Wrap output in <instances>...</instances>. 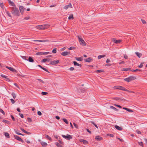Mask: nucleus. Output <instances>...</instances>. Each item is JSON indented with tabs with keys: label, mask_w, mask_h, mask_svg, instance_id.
<instances>
[{
	"label": "nucleus",
	"mask_w": 147,
	"mask_h": 147,
	"mask_svg": "<svg viewBox=\"0 0 147 147\" xmlns=\"http://www.w3.org/2000/svg\"><path fill=\"white\" fill-rule=\"evenodd\" d=\"M84 61L86 62H90L93 61V59L91 57H89L86 59H85Z\"/></svg>",
	"instance_id": "1a4fd4ad"
},
{
	"label": "nucleus",
	"mask_w": 147,
	"mask_h": 147,
	"mask_svg": "<svg viewBox=\"0 0 147 147\" xmlns=\"http://www.w3.org/2000/svg\"><path fill=\"white\" fill-rule=\"evenodd\" d=\"M114 99L117 100H120V97H115L114 98Z\"/></svg>",
	"instance_id": "4d7b16f0"
},
{
	"label": "nucleus",
	"mask_w": 147,
	"mask_h": 147,
	"mask_svg": "<svg viewBox=\"0 0 147 147\" xmlns=\"http://www.w3.org/2000/svg\"><path fill=\"white\" fill-rule=\"evenodd\" d=\"M19 9L20 13L22 14L25 9L24 7L22 6H20Z\"/></svg>",
	"instance_id": "9d476101"
},
{
	"label": "nucleus",
	"mask_w": 147,
	"mask_h": 147,
	"mask_svg": "<svg viewBox=\"0 0 147 147\" xmlns=\"http://www.w3.org/2000/svg\"><path fill=\"white\" fill-rule=\"evenodd\" d=\"M46 138H47L50 141H52V139L51 138L49 137L48 135H46Z\"/></svg>",
	"instance_id": "c9c22d12"
},
{
	"label": "nucleus",
	"mask_w": 147,
	"mask_h": 147,
	"mask_svg": "<svg viewBox=\"0 0 147 147\" xmlns=\"http://www.w3.org/2000/svg\"><path fill=\"white\" fill-rule=\"evenodd\" d=\"M1 76L2 77L5 79V80L7 81H10V80L9 78H7V76L3 75H1Z\"/></svg>",
	"instance_id": "ddd939ff"
},
{
	"label": "nucleus",
	"mask_w": 147,
	"mask_h": 147,
	"mask_svg": "<svg viewBox=\"0 0 147 147\" xmlns=\"http://www.w3.org/2000/svg\"><path fill=\"white\" fill-rule=\"evenodd\" d=\"M63 121L66 124H68V122L67 121V120L66 119H65L63 118Z\"/></svg>",
	"instance_id": "58836bf2"
},
{
	"label": "nucleus",
	"mask_w": 147,
	"mask_h": 147,
	"mask_svg": "<svg viewBox=\"0 0 147 147\" xmlns=\"http://www.w3.org/2000/svg\"><path fill=\"white\" fill-rule=\"evenodd\" d=\"M72 5L71 3H69L68 5L64 7V8L65 9H67L69 7L72 8Z\"/></svg>",
	"instance_id": "4468645a"
},
{
	"label": "nucleus",
	"mask_w": 147,
	"mask_h": 147,
	"mask_svg": "<svg viewBox=\"0 0 147 147\" xmlns=\"http://www.w3.org/2000/svg\"><path fill=\"white\" fill-rule=\"evenodd\" d=\"M112 40L116 44L119 43L121 42V40H116L114 38H113L112 39Z\"/></svg>",
	"instance_id": "9b49d317"
},
{
	"label": "nucleus",
	"mask_w": 147,
	"mask_h": 147,
	"mask_svg": "<svg viewBox=\"0 0 147 147\" xmlns=\"http://www.w3.org/2000/svg\"><path fill=\"white\" fill-rule=\"evenodd\" d=\"M73 15V14H71L68 17L69 20L73 19H74Z\"/></svg>",
	"instance_id": "7c9ffc66"
},
{
	"label": "nucleus",
	"mask_w": 147,
	"mask_h": 147,
	"mask_svg": "<svg viewBox=\"0 0 147 147\" xmlns=\"http://www.w3.org/2000/svg\"><path fill=\"white\" fill-rule=\"evenodd\" d=\"M47 61V59H43L41 61V62H43V63H45Z\"/></svg>",
	"instance_id": "603ef678"
},
{
	"label": "nucleus",
	"mask_w": 147,
	"mask_h": 147,
	"mask_svg": "<svg viewBox=\"0 0 147 147\" xmlns=\"http://www.w3.org/2000/svg\"><path fill=\"white\" fill-rule=\"evenodd\" d=\"M115 128L116 129H117L119 130V131H121L123 129L122 127H121L117 125H115Z\"/></svg>",
	"instance_id": "aec40b11"
},
{
	"label": "nucleus",
	"mask_w": 147,
	"mask_h": 147,
	"mask_svg": "<svg viewBox=\"0 0 147 147\" xmlns=\"http://www.w3.org/2000/svg\"><path fill=\"white\" fill-rule=\"evenodd\" d=\"M73 62L74 65L78 66L80 67H81V66H82L81 65L78 63H77V62L75 61H74Z\"/></svg>",
	"instance_id": "4be33fe9"
},
{
	"label": "nucleus",
	"mask_w": 147,
	"mask_h": 147,
	"mask_svg": "<svg viewBox=\"0 0 147 147\" xmlns=\"http://www.w3.org/2000/svg\"><path fill=\"white\" fill-rule=\"evenodd\" d=\"M75 48H76L75 47H69V48H68V49H69V50H71L72 49H75Z\"/></svg>",
	"instance_id": "0e129e2a"
},
{
	"label": "nucleus",
	"mask_w": 147,
	"mask_h": 147,
	"mask_svg": "<svg viewBox=\"0 0 147 147\" xmlns=\"http://www.w3.org/2000/svg\"><path fill=\"white\" fill-rule=\"evenodd\" d=\"M48 94V93L47 92H42L41 93V94H42V95H47V94Z\"/></svg>",
	"instance_id": "49530a36"
},
{
	"label": "nucleus",
	"mask_w": 147,
	"mask_h": 147,
	"mask_svg": "<svg viewBox=\"0 0 147 147\" xmlns=\"http://www.w3.org/2000/svg\"><path fill=\"white\" fill-rule=\"evenodd\" d=\"M59 62V60H54L53 61H51L50 63V64L52 65H55L57 64Z\"/></svg>",
	"instance_id": "6e6552de"
},
{
	"label": "nucleus",
	"mask_w": 147,
	"mask_h": 147,
	"mask_svg": "<svg viewBox=\"0 0 147 147\" xmlns=\"http://www.w3.org/2000/svg\"><path fill=\"white\" fill-rule=\"evenodd\" d=\"M40 144L43 147H46L47 145V143L43 142H41Z\"/></svg>",
	"instance_id": "412c9836"
},
{
	"label": "nucleus",
	"mask_w": 147,
	"mask_h": 147,
	"mask_svg": "<svg viewBox=\"0 0 147 147\" xmlns=\"http://www.w3.org/2000/svg\"><path fill=\"white\" fill-rule=\"evenodd\" d=\"M27 119L28 122H31L32 121L30 117L28 118Z\"/></svg>",
	"instance_id": "3c124183"
},
{
	"label": "nucleus",
	"mask_w": 147,
	"mask_h": 147,
	"mask_svg": "<svg viewBox=\"0 0 147 147\" xmlns=\"http://www.w3.org/2000/svg\"><path fill=\"white\" fill-rule=\"evenodd\" d=\"M95 139L97 141H101L102 140L103 138L102 137L98 136L96 137Z\"/></svg>",
	"instance_id": "2eb2a0df"
},
{
	"label": "nucleus",
	"mask_w": 147,
	"mask_h": 147,
	"mask_svg": "<svg viewBox=\"0 0 147 147\" xmlns=\"http://www.w3.org/2000/svg\"><path fill=\"white\" fill-rule=\"evenodd\" d=\"M11 117L12 120L13 121H16L15 118H14V117H13V116L12 115H11Z\"/></svg>",
	"instance_id": "864d4df0"
},
{
	"label": "nucleus",
	"mask_w": 147,
	"mask_h": 147,
	"mask_svg": "<svg viewBox=\"0 0 147 147\" xmlns=\"http://www.w3.org/2000/svg\"><path fill=\"white\" fill-rule=\"evenodd\" d=\"M0 112H1L3 115H5V112L3 111L1 109H0Z\"/></svg>",
	"instance_id": "09e8293b"
},
{
	"label": "nucleus",
	"mask_w": 147,
	"mask_h": 147,
	"mask_svg": "<svg viewBox=\"0 0 147 147\" xmlns=\"http://www.w3.org/2000/svg\"><path fill=\"white\" fill-rule=\"evenodd\" d=\"M141 21L143 24H145L146 23V21L142 19Z\"/></svg>",
	"instance_id": "774afa93"
},
{
	"label": "nucleus",
	"mask_w": 147,
	"mask_h": 147,
	"mask_svg": "<svg viewBox=\"0 0 147 147\" xmlns=\"http://www.w3.org/2000/svg\"><path fill=\"white\" fill-rule=\"evenodd\" d=\"M5 67H6L8 69L10 70L11 71H13L14 72V71H16V70L15 69H13V68H12V67H8V66H6Z\"/></svg>",
	"instance_id": "f3484780"
},
{
	"label": "nucleus",
	"mask_w": 147,
	"mask_h": 147,
	"mask_svg": "<svg viewBox=\"0 0 147 147\" xmlns=\"http://www.w3.org/2000/svg\"><path fill=\"white\" fill-rule=\"evenodd\" d=\"M61 54L63 56H65L69 54H70V52H68L67 51L63 52L61 53Z\"/></svg>",
	"instance_id": "f8f14e48"
},
{
	"label": "nucleus",
	"mask_w": 147,
	"mask_h": 147,
	"mask_svg": "<svg viewBox=\"0 0 147 147\" xmlns=\"http://www.w3.org/2000/svg\"><path fill=\"white\" fill-rule=\"evenodd\" d=\"M135 53L136 55L138 56V57L140 58L141 56L142 55V54L141 53H140L138 52H136Z\"/></svg>",
	"instance_id": "b1692460"
},
{
	"label": "nucleus",
	"mask_w": 147,
	"mask_h": 147,
	"mask_svg": "<svg viewBox=\"0 0 147 147\" xmlns=\"http://www.w3.org/2000/svg\"><path fill=\"white\" fill-rule=\"evenodd\" d=\"M59 143L63 145V142L62 141V140H58Z\"/></svg>",
	"instance_id": "de8ad7c7"
},
{
	"label": "nucleus",
	"mask_w": 147,
	"mask_h": 147,
	"mask_svg": "<svg viewBox=\"0 0 147 147\" xmlns=\"http://www.w3.org/2000/svg\"><path fill=\"white\" fill-rule=\"evenodd\" d=\"M24 133L25 134H28V135H30L31 134V133L30 132L27 131L26 130Z\"/></svg>",
	"instance_id": "5fc2aeb1"
},
{
	"label": "nucleus",
	"mask_w": 147,
	"mask_h": 147,
	"mask_svg": "<svg viewBox=\"0 0 147 147\" xmlns=\"http://www.w3.org/2000/svg\"><path fill=\"white\" fill-rule=\"evenodd\" d=\"M122 71H132L130 68H123L122 69Z\"/></svg>",
	"instance_id": "393cba45"
},
{
	"label": "nucleus",
	"mask_w": 147,
	"mask_h": 147,
	"mask_svg": "<svg viewBox=\"0 0 147 147\" xmlns=\"http://www.w3.org/2000/svg\"><path fill=\"white\" fill-rule=\"evenodd\" d=\"M3 122L4 123H6L8 124H10L9 122V121L5 119L3 120Z\"/></svg>",
	"instance_id": "72a5a7b5"
},
{
	"label": "nucleus",
	"mask_w": 147,
	"mask_h": 147,
	"mask_svg": "<svg viewBox=\"0 0 147 147\" xmlns=\"http://www.w3.org/2000/svg\"><path fill=\"white\" fill-rule=\"evenodd\" d=\"M36 55H43V52H37L36 53Z\"/></svg>",
	"instance_id": "473e14b6"
},
{
	"label": "nucleus",
	"mask_w": 147,
	"mask_h": 147,
	"mask_svg": "<svg viewBox=\"0 0 147 147\" xmlns=\"http://www.w3.org/2000/svg\"><path fill=\"white\" fill-rule=\"evenodd\" d=\"M105 55H100L98 56V59H101L102 58L104 57H105Z\"/></svg>",
	"instance_id": "a878e982"
},
{
	"label": "nucleus",
	"mask_w": 147,
	"mask_h": 147,
	"mask_svg": "<svg viewBox=\"0 0 147 147\" xmlns=\"http://www.w3.org/2000/svg\"><path fill=\"white\" fill-rule=\"evenodd\" d=\"M19 114L21 118H23L24 117V115L22 114L19 113Z\"/></svg>",
	"instance_id": "052dcab7"
},
{
	"label": "nucleus",
	"mask_w": 147,
	"mask_h": 147,
	"mask_svg": "<svg viewBox=\"0 0 147 147\" xmlns=\"http://www.w3.org/2000/svg\"><path fill=\"white\" fill-rule=\"evenodd\" d=\"M55 144L58 147H62V146L61 145V144H59L58 142H55Z\"/></svg>",
	"instance_id": "c85d7f7f"
},
{
	"label": "nucleus",
	"mask_w": 147,
	"mask_h": 147,
	"mask_svg": "<svg viewBox=\"0 0 147 147\" xmlns=\"http://www.w3.org/2000/svg\"><path fill=\"white\" fill-rule=\"evenodd\" d=\"M114 88L116 89H119L122 90L129 91V90L125 89L124 87L119 86H115L114 87Z\"/></svg>",
	"instance_id": "7ed1b4c3"
},
{
	"label": "nucleus",
	"mask_w": 147,
	"mask_h": 147,
	"mask_svg": "<svg viewBox=\"0 0 147 147\" xmlns=\"http://www.w3.org/2000/svg\"><path fill=\"white\" fill-rule=\"evenodd\" d=\"M21 57L23 59H25L26 60L28 61V57L26 56H21Z\"/></svg>",
	"instance_id": "bb28decb"
},
{
	"label": "nucleus",
	"mask_w": 147,
	"mask_h": 147,
	"mask_svg": "<svg viewBox=\"0 0 147 147\" xmlns=\"http://www.w3.org/2000/svg\"><path fill=\"white\" fill-rule=\"evenodd\" d=\"M110 108L111 109H113V110H114L115 111H117L118 110L115 107H114L112 106H110Z\"/></svg>",
	"instance_id": "cd10ccee"
},
{
	"label": "nucleus",
	"mask_w": 147,
	"mask_h": 147,
	"mask_svg": "<svg viewBox=\"0 0 147 147\" xmlns=\"http://www.w3.org/2000/svg\"><path fill=\"white\" fill-rule=\"evenodd\" d=\"M80 141L81 142H83L84 144H86L88 143V142L87 140L82 139H80Z\"/></svg>",
	"instance_id": "dca6fc26"
},
{
	"label": "nucleus",
	"mask_w": 147,
	"mask_h": 147,
	"mask_svg": "<svg viewBox=\"0 0 147 147\" xmlns=\"http://www.w3.org/2000/svg\"><path fill=\"white\" fill-rule=\"evenodd\" d=\"M8 1L10 5L14 7H16V5L13 2L11 1L10 0H8Z\"/></svg>",
	"instance_id": "a211bd4d"
},
{
	"label": "nucleus",
	"mask_w": 147,
	"mask_h": 147,
	"mask_svg": "<svg viewBox=\"0 0 147 147\" xmlns=\"http://www.w3.org/2000/svg\"><path fill=\"white\" fill-rule=\"evenodd\" d=\"M15 138L18 140L19 141L21 142L22 143H24V142L23 140L20 138L19 136H17V135H14Z\"/></svg>",
	"instance_id": "0eeeda50"
},
{
	"label": "nucleus",
	"mask_w": 147,
	"mask_h": 147,
	"mask_svg": "<svg viewBox=\"0 0 147 147\" xmlns=\"http://www.w3.org/2000/svg\"><path fill=\"white\" fill-rule=\"evenodd\" d=\"M11 95L12 96L13 98L14 99H15L16 97V96L15 93L14 92H12L11 94Z\"/></svg>",
	"instance_id": "e433bc0d"
},
{
	"label": "nucleus",
	"mask_w": 147,
	"mask_h": 147,
	"mask_svg": "<svg viewBox=\"0 0 147 147\" xmlns=\"http://www.w3.org/2000/svg\"><path fill=\"white\" fill-rule=\"evenodd\" d=\"M42 69H43V70L47 72L50 73V72L46 68L42 67Z\"/></svg>",
	"instance_id": "79ce46f5"
},
{
	"label": "nucleus",
	"mask_w": 147,
	"mask_h": 147,
	"mask_svg": "<svg viewBox=\"0 0 147 147\" xmlns=\"http://www.w3.org/2000/svg\"><path fill=\"white\" fill-rule=\"evenodd\" d=\"M104 72V70L103 69H100V70H96V72L97 73H101Z\"/></svg>",
	"instance_id": "f704fd0d"
},
{
	"label": "nucleus",
	"mask_w": 147,
	"mask_h": 147,
	"mask_svg": "<svg viewBox=\"0 0 147 147\" xmlns=\"http://www.w3.org/2000/svg\"><path fill=\"white\" fill-rule=\"evenodd\" d=\"M127 111L129 112H133V111L132 110L128 108L127 109Z\"/></svg>",
	"instance_id": "e2e57ef3"
},
{
	"label": "nucleus",
	"mask_w": 147,
	"mask_h": 147,
	"mask_svg": "<svg viewBox=\"0 0 147 147\" xmlns=\"http://www.w3.org/2000/svg\"><path fill=\"white\" fill-rule=\"evenodd\" d=\"M120 100L121 101H125L126 100L122 97H120Z\"/></svg>",
	"instance_id": "6e6d98bb"
},
{
	"label": "nucleus",
	"mask_w": 147,
	"mask_h": 147,
	"mask_svg": "<svg viewBox=\"0 0 147 147\" xmlns=\"http://www.w3.org/2000/svg\"><path fill=\"white\" fill-rule=\"evenodd\" d=\"M78 37L80 44L82 46H85L86 45V43L82 38H81L79 36H78Z\"/></svg>",
	"instance_id": "20e7f679"
},
{
	"label": "nucleus",
	"mask_w": 147,
	"mask_h": 147,
	"mask_svg": "<svg viewBox=\"0 0 147 147\" xmlns=\"http://www.w3.org/2000/svg\"><path fill=\"white\" fill-rule=\"evenodd\" d=\"M143 63H141L140 65L138 66V67L140 68L142 67L143 65Z\"/></svg>",
	"instance_id": "c03bdc74"
},
{
	"label": "nucleus",
	"mask_w": 147,
	"mask_h": 147,
	"mask_svg": "<svg viewBox=\"0 0 147 147\" xmlns=\"http://www.w3.org/2000/svg\"><path fill=\"white\" fill-rule=\"evenodd\" d=\"M28 61L30 62H34V61L32 57H29Z\"/></svg>",
	"instance_id": "6ab92c4d"
},
{
	"label": "nucleus",
	"mask_w": 147,
	"mask_h": 147,
	"mask_svg": "<svg viewBox=\"0 0 147 147\" xmlns=\"http://www.w3.org/2000/svg\"><path fill=\"white\" fill-rule=\"evenodd\" d=\"M69 69L70 71H73L74 69L73 67H71L69 68Z\"/></svg>",
	"instance_id": "338daca9"
},
{
	"label": "nucleus",
	"mask_w": 147,
	"mask_h": 147,
	"mask_svg": "<svg viewBox=\"0 0 147 147\" xmlns=\"http://www.w3.org/2000/svg\"><path fill=\"white\" fill-rule=\"evenodd\" d=\"M76 59L78 61H82V57H76Z\"/></svg>",
	"instance_id": "c756f323"
},
{
	"label": "nucleus",
	"mask_w": 147,
	"mask_h": 147,
	"mask_svg": "<svg viewBox=\"0 0 147 147\" xmlns=\"http://www.w3.org/2000/svg\"><path fill=\"white\" fill-rule=\"evenodd\" d=\"M5 136L7 138H10V136L9 134L7 132H5Z\"/></svg>",
	"instance_id": "2f4dec72"
},
{
	"label": "nucleus",
	"mask_w": 147,
	"mask_h": 147,
	"mask_svg": "<svg viewBox=\"0 0 147 147\" xmlns=\"http://www.w3.org/2000/svg\"><path fill=\"white\" fill-rule=\"evenodd\" d=\"M48 26L47 25H43L37 26H36V28L39 29H44L47 28Z\"/></svg>",
	"instance_id": "39448f33"
},
{
	"label": "nucleus",
	"mask_w": 147,
	"mask_h": 147,
	"mask_svg": "<svg viewBox=\"0 0 147 147\" xmlns=\"http://www.w3.org/2000/svg\"><path fill=\"white\" fill-rule=\"evenodd\" d=\"M37 80L39 81L40 82L42 83H45V82L42 80L39 79H37Z\"/></svg>",
	"instance_id": "8fccbe9b"
},
{
	"label": "nucleus",
	"mask_w": 147,
	"mask_h": 147,
	"mask_svg": "<svg viewBox=\"0 0 147 147\" xmlns=\"http://www.w3.org/2000/svg\"><path fill=\"white\" fill-rule=\"evenodd\" d=\"M136 78L134 76H129V77L125 78L124 80L127 81L128 82H129L131 81L134 80L136 79Z\"/></svg>",
	"instance_id": "f03ea898"
},
{
	"label": "nucleus",
	"mask_w": 147,
	"mask_h": 147,
	"mask_svg": "<svg viewBox=\"0 0 147 147\" xmlns=\"http://www.w3.org/2000/svg\"><path fill=\"white\" fill-rule=\"evenodd\" d=\"M139 144L142 147L143 146L144 144L142 142H138Z\"/></svg>",
	"instance_id": "ea45409f"
},
{
	"label": "nucleus",
	"mask_w": 147,
	"mask_h": 147,
	"mask_svg": "<svg viewBox=\"0 0 147 147\" xmlns=\"http://www.w3.org/2000/svg\"><path fill=\"white\" fill-rule=\"evenodd\" d=\"M20 129L24 133L25 131V130L23 128H22L21 127H20Z\"/></svg>",
	"instance_id": "69168bd1"
},
{
	"label": "nucleus",
	"mask_w": 147,
	"mask_h": 147,
	"mask_svg": "<svg viewBox=\"0 0 147 147\" xmlns=\"http://www.w3.org/2000/svg\"><path fill=\"white\" fill-rule=\"evenodd\" d=\"M73 124H74V127H76V128L77 129L78 128V126L77 124H76L75 123H73Z\"/></svg>",
	"instance_id": "a18cd8bd"
},
{
	"label": "nucleus",
	"mask_w": 147,
	"mask_h": 147,
	"mask_svg": "<svg viewBox=\"0 0 147 147\" xmlns=\"http://www.w3.org/2000/svg\"><path fill=\"white\" fill-rule=\"evenodd\" d=\"M33 41H36V42H48V41H49V40H33Z\"/></svg>",
	"instance_id": "5701e85b"
},
{
	"label": "nucleus",
	"mask_w": 147,
	"mask_h": 147,
	"mask_svg": "<svg viewBox=\"0 0 147 147\" xmlns=\"http://www.w3.org/2000/svg\"><path fill=\"white\" fill-rule=\"evenodd\" d=\"M37 114L38 115L40 116L42 114L41 112L40 111H38L37 112Z\"/></svg>",
	"instance_id": "13d9d810"
},
{
	"label": "nucleus",
	"mask_w": 147,
	"mask_h": 147,
	"mask_svg": "<svg viewBox=\"0 0 147 147\" xmlns=\"http://www.w3.org/2000/svg\"><path fill=\"white\" fill-rule=\"evenodd\" d=\"M10 100L12 104H14L15 102V100L13 99H10Z\"/></svg>",
	"instance_id": "bf43d9fd"
},
{
	"label": "nucleus",
	"mask_w": 147,
	"mask_h": 147,
	"mask_svg": "<svg viewBox=\"0 0 147 147\" xmlns=\"http://www.w3.org/2000/svg\"><path fill=\"white\" fill-rule=\"evenodd\" d=\"M6 13L7 14V15L8 16H9V17H11V16L10 14V13H9V12L8 11H6Z\"/></svg>",
	"instance_id": "a19ab883"
},
{
	"label": "nucleus",
	"mask_w": 147,
	"mask_h": 147,
	"mask_svg": "<svg viewBox=\"0 0 147 147\" xmlns=\"http://www.w3.org/2000/svg\"><path fill=\"white\" fill-rule=\"evenodd\" d=\"M62 136L63 137L67 140H69L70 139H72V136L69 134H67L66 136L62 135Z\"/></svg>",
	"instance_id": "423d86ee"
},
{
	"label": "nucleus",
	"mask_w": 147,
	"mask_h": 147,
	"mask_svg": "<svg viewBox=\"0 0 147 147\" xmlns=\"http://www.w3.org/2000/svg\"><path fill=\"white\" fill-rule=\"evenodd\" d=\"M131 71L133 72H136V71H141V70L139 69H136L135 70H132V71Z\"/></svg>",
	"instance_id": "37998d69"
},
{
	"label": "nucleus",
	"mask_w": 147,
	"mask_h": 147,
	"mask_svg": "<svg viewBox=\"0 0 147 147\" xmlns=\"http://www.w3.org/2000/svg\"><path fill=\"white\" fill-rule=\"evenodd\" d=\"M107 135L112 137H113L114 136V135L112 134H109Z\"/></svg>",
	"instance_id": "680f3d73"
},
{
	"label": "nucleus",
	"mask_w": 147,
	"mask_h": 147,
	"mask_svg": "<svg viewBox=\"0 0 147 147\" xmlns=\"http://www.w3.org/2000/svg\"><path fill=\"white\" fill-rule=\"evenodd\" d=\"M10 9L11 10V13L14 16H19L20 15V13L18 8L16 7H11Z\"/></svg>",
	"instance_id": "f257e3e1"
},
{
	"label": "nucleus",
	"mask_w": 147,
	"mask_h": 147,
	"mask_svg": "<svg viewBox=\"0 0 147 147\" xmlns=\"http://www.w3.org/2000/svg\"><path fill=\"white\" fill-rule=\"evenodd\" d=\"M57 52V48H55L52 51V52L53 53H55Z\"/></svg>",
	"instance_id": "4c0bfd02"
}]
</instances>
